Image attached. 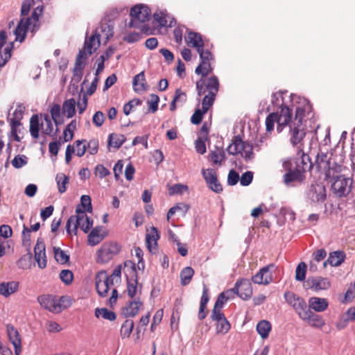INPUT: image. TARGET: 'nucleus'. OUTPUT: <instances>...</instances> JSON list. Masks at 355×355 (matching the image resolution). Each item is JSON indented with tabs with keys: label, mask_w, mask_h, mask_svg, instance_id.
Listing matches in <instances>:
<instances>
[{
	"label": "nucleus",
	"mask_w": 355,
	"mask_h": 355,
	"mask_svg": "<svg viewBox=\"0 0 355 355\" xmlns=\"http://www.w3.org/2000/svg\"><path fill=\"white\" fill-rule=\"evenodd\" d=\"M311 114V106L306 104L303 107H297L295 119L289 123V141L293 147L298 150V154L304 148V139L306 135V117Z\"/></svg>",
	"instance_id": "f257e3e1"
},
{
	"label": "nucleus",
	"mask_w": 355,
	"mask_h": 355,
	"mask_svg": "<svg viewBox=\"0 0 355 355\" xmlns=\"http://www.w3.org/2000/svg\"><path fill=\"white\" fill-rule=\"evenodd\" d=\"M76 214L71 216L67 220L66 225V230L69 234H71V226H73V232L76 234L78 227L87 233L92 228L93 225V220L87 216L85 210H81L80 205H78L76 209Z\"/></svg>",
	"instance_id": "f03ea898"
},
{
	"label": "nucleus",
	"mask_w": 355,
	"mask_h": 355,
	"mask_svg": "<svg viewBox=\"0 0 355 355\" xmlns=\"http://www.w3.org/2000/svg\"><path fill=\"white\" fill-rule=\"evenodd\" d=\"M329 181L331 191L336 197L343 198L350 193L353 186L352 178L339 175L333 176Z\"/></svg>",
	"instance_id": "7ed1b4c3"
},
{
	"label": "nucleus",
	"mask_w": 355,
	"mask_h": 355,
	"mask_svg": "<svg viewBox=\"0 0 355 355\" xmlns=\"http://www.w3.org/2000/svg\"><path fill=\"white\" fill-rule=\"evenodd\" d=\"M124 273L127 277L128 286L127 293L129 297L133 298L137 291V275L136 272V264L130 260L124 263Z\"/></svg>",
	"instance_id": "20e7f679"
},
{
	"label": "nucleus",
	"mask_w": 355,
	"mask_h": 355,
	"mask_svg": "<svg viewBox=\"0 0 355 355\" xmlns=\"http://www.w3.org/2000/svg\"><path fill=\"white\" fill-rule=\"evenodd\" d=\"M219 82L216 76H211L208 78L207 84L205 86L206 94L202 101V109L204 112H207L209 107L213 105L216 94L218 92Z\"/></svg>",
	"instance_id": "39448f33"
},
{
	"label": "nucleus",
	"mask_w": 355,
	"mask_h": 355,
	"mask_svg": "<svg viewBox=\"0 0 355 355\" xmlns=\"http://www.w3.org/2000/svg\"><path fill=\"white\" fill-rule=\"evenodd\" d=\"M121 248L114 242L104 243L96 253V262L106 263L120 252Z\"/></svg>",
	"instance_id": "423d86ee"
},
{
	"label": "nucleus",
	"mask_w": 355,
	"mask_h": 355,
	"mask_svg": "<svg viewBox=\"0 0 355 355\" xmlns=\"http://www.w3.org/2000/svg\"><path fill=\"white\" fill-rule=\"evenodd\" d=\"M151 11L147 6L136 5L130 10L132 19L129 23L130 27L137 26V22H145L150 19Z\"/></svg>",
	"instance_id": "0eeeda50"
},
{
	"label": "nucleus",
	"mask_w": 355,
	"mask_h": 355,
	"mask_svg": "<svg viewBox=\"0 0 355 355\" xmlns=\"http://www.w3.org/2000/svg\"><path fill=\"white\" fill-rule=\"evenodd\" d=\"M275 270L274 264H269L261 268L259 272L252 277V282L256 284L268 285L273 281Z\"/></svg>",
	"instance_id": "6e6552de"
},
{
	"label": "nucleus",
	"mask_w": 355,
	"mask_h": 355,
	"mask_svg": "<svg viewBox=\"0 0 355 355\" xmlns=\"http://www.w3.org/2000/svg\"><path fill=\"white\" fill-rule=\"evenodd\" d=\"M286 302L291 305L300 318L308 309L305 300L291 291H287L284 295Z\"/></svg>",
	"instance_id": "1a4fd4ad"
},
{
	"label": "nucleus",
	"mask_w": 355,
	"mask_h": 355,
	"mask_svg": "<svg viewBox=\"0 0 355 355\" xmlns=\"http://www.w3.org/2000/svg\"><path fill=\"white\" fill-rule=\"evenodd\" d=\"M212 71V68L209 62H207V64L202 62L196 67L195 72L198 75H201L202 78L196 83V89L198 95L201 96L205 94V86L207 84L205 78Z\"/></svg>",
	"instance_id": "9d476101"
},
{
	"label": "nucleus",
	"mask_w": 355,
	"mask_h": 355,
	"mask_svg": "<svg viewBox=\"0 0 355 355\" xmlns=\"http://www.w3.org/2000/svg\"><path fill=\"white\" fill-rule=\"evenodd\" d=\"M110 284H113V279H111V277H107L105 271H101L96 275V288L100 296H106Z\"/></svg>",
	"instance_id": "9b49d317"
},
{
	"label": "nucleus",
	"mask_w": 355,
	"mask_h": 355,
	"mask_svg": "<svg viewBox=\"0 0 355 355\" xmlns=\"http://www.w3.org/2000/svg\"><path fill=\"white\" fill-rule=\"evenodd\" d=\"M308 198L313 202H323L327 198V190L322 184H311L307 193Z\"/></svg>",
	"instance_id": "f8f14e48"
},
{
	"label": "nucleus",
	"mask_w": 355,
	"mask_h": 355,
	"mask_svg": "<svg viewBox=\"0 0 355 355\" xmlns=\"http://www.w3.org/2000/svg\"><path fill=\"white\" fill-rule=\"evenodd\" d=\"M236 294L244 300H249L252 295V287L250 279H242L234 285Z\"/></svg>",
	"instance_id": "ddd939ff"
},
{
	"label": "nucleus",
	"mask_w": 355,
	"mask_h": 355,
	"mask_svg": "<svg viewBox=\"0 0 355 355\" xmlns=\"http://www.w3.org/2000/svg\"><path fill=\"white\" fill-rule=\"evenodd\" d=\"M202 174L210 189L216 193H220L223 191L222 185L220 184L217 178L216 173L214 169H203Z\"/></svg>",
	"instance_id": "4468645a"
},
{
	"label": "nucleus",
	"mask_w": 355,
	"mask_h": 355,
	"mask_svg": "<svg viewBox=\"0 0 355 355\" xmlns=\"http://www.w3.org/2000/svg\"><path fill=\"white\" fill-rule=\"evenodd\" d=\"M300 318L315 328L321 329L325 324V320L322 316L313 313L309 309L302 314Z\"/></svg>",
	"instance_id": "2eb2a0df"
},
{
	"label": "nucleus",
	"mask_w": 355,
	"mask_h": 355,
	"mask_svg": "<svg viewBox=\"0 0 355 355\" xmlns=\"http://www.w3.org/2000/svg\"><path fill=\"white\" fill-rule=\"evenodd\" d=\"M7 333L10 342L14 346L15 355H19L21 352V340L19 331L13 325L8 324Z\"/></svg>",
	"instance_id": "dca6fc26"
},
{
	"label": "nucleus",
	"mask_w": 355,
	"mask_h": 355,
	"mask_svg": "<svg viewBox=\"0 0 355 355\" xmlns=\"http://www.w3.org/2000/svg\"><path fill=\"white\" fill-rule=\"evenodd\" d=\"M306 284L310 288L315 291L327 290L331 286L329 280L322 277H309Z\"/></svg>",
	"instance_id": "f3484780"
},
{
	"label": "nucleus",
	"mask_w": 355,
	"mask_h": 355,
	"mask_svg": "<svg viewBox=\"0 0 355 355\" xmlns=\"http://www.w3.org/2000/svg\"><path fill=\"white\" fill-rule=\"evenodd\" d=\"M28 29L33 31V24L31 22V19H26L25 21L24 19H21L14 31L16 36L15 40L20 42H23Z\"/></svg>",
	"instance_id": "a211bd4d"
},
{
	"label": "nucleus",
	"mask_w": 355,
	"mask_h": 355,
	"mask_svg": "<svg viewBox=\"0 0 355 355\" xmlns=\"http://www.w3.org/2000/svg\"><path fill=\"white\" fill-rule=\"evenodd\" d=\"M37 301L44 309L53 313H59V306L57 304V299L51 295H40Z\"/></svg>",
	"instance_id": "6ab92c4d"
},
{
	"label": "nucleus",
	"mask_w": 355,
	"mask_h": 355,
	"mask_svg": "<svg viewBox=\"0 0 355 355\" xmlns=\"http://www.w3.org/2000/svg\"><path fill=\"white\" fill-rule=\"evenodd\" d=\"M297 158L295 162V168H298L303 174L305 171L310 170L312 168V163L309 156L304 153V149L298 154L297 150Z\"/></svg>",
	"instance_id": "aec40b11"
},
{
	"label": "nucleus",
	"mask_w": 355,
	"mask_h": 355,
	"mask_svg": "<svg viewBox=\"0 0 355 355\" xmlns=\"http://www.w3.org/2000/svg\"><path fill=\"white\" fill-rule=\"evenodd\" d=\"M297 158L295 162V168H298L303 174L305 171L310 170L312 168V163L309 156L304 153V149L298 154L297 150Z\"/></svg>",
	"instance_id": "412c9836"
},
{
	"label": "nucleus",
	"mask_w": 355,
	"mask_h": 355,
	"mask_svg": "<svg viewBox=\"0 0 355 355\" xmlns=\"http://www.w3.org/2000/svg\"><path fill=\"white\" fill-rule=\"evenodd\" d=\"M329 306L328 300L326 298L318 297H311L309 299V309H313L316 312L324 311Z\"/></svg>",
	"instance_id": "4be33fe9"
},
{
	"label": "nucleus",
	"mask_w": 355,
	"mask_h": 355,
	"mask_svg": "<svg viewBox=\"0 0 355 355\" xmlns=\"http://www.w3.org/2000/svg\"><path fill=\"white\" fill-rule=\"evenodd\" d=\"M100 35L96 31L92 35L89 39H86L85 42L84 49L87 54L89 55L94 53L100 46Z\"/></svg>",
	"instance_id": "5701e85b"
},
{
	"label": "nucleus",
	"mask_w": 355,
	"mask_h": 355,
	"mask_svg": "<svg viewBox=\"0 0 355 355\" xmlns=\"http://www.w3.org/2000/svg\"><path fill=\"white\" fill-rule=\"evenodd\" d=\"M35 259L37 262L38 266L40 268H44L46 266L45 247L42 242L37 240V244L35 246Z\"/></svg>",
	"instance_id": "b1692460"
},
{
	"label": "nucleus",
	"mask_w": 355,
	"mask_h": 355,
	"mask_svg": "<svg viewBox=\"0 0 355 355\" xmlns=\"http://www.w3.org/2000/svg\"><path fill=\"white\" fill-rule=\"evenodd\" d=\"M185 41L188 45L196 48L197 51H199L204 46L201 35L195 32H189L187 36L185 37Z\"/></svg>",
	"instance_id": "393cba45"
},
{
	"label": "nucleus",
	"mask_w": 355,
	"mask_h": 355,
	"mask_svg": "<svg viewBox=\"0 0 355 355\" xmlns=\"http://www.w3.org/2000/svg\"><path fill=\"white\" fill-rule=\"evenodd\" d=\"M304 180V174L296 168L293 171L286 172L283 176L284 183L287 186L295 181L302 182Z\"/></svg>",
	"instance_id": "a878e982"
},
{
	"label": "nucleus",
	"mask_w": 355,
	"mask_h": 355,
	"mask_svg": "<svg viewBox=\"0 0 355 355\" xmlns=\"http://www.w3.org/2000/svg\"><path fill=\"white\" fill-rule=\"evenodd\" d=\"M19 282L15 281L0 283V295L8 297L17 292Z\"/></svg>",
	"instance_id": "bb28decb"
},
{
	"label": "nucleus",
	"mask_w": 355,
	"mask_h": 355,
	"mask_svg": "<svg viewBox=\"0 0 355 355\" xmlns=\"http://www.w3.org/2000/svg\"><path fill=\"white\" fill-rule=\"evenodd\" d=\"M155 20L161 26H169L171 27L173 25L175 19L171 16L168 15L166 12L160 11L159 12H155L153 15Z\"/></svg>",
	"instance_id": "cd10ccee"
},
{
	"label": "nucleus",
	"mask_w": 355,
	"mask_h": 355,
	"mask_svg": "<svg viewBox=\"0 0 355 355\" xmlns=\"http://www.w3.org/2000/svg\"><path fill=\"white\" fill-rule=\"evenodd\" d=\"M134 90L139 93L147 90L148 85L146 81L144 72L141 71L136 75L132 80Z\"/></svg>",
	"instance_id": "c85d7f7f"
},
{
	"label": "nucleus",
	"mask_w": 355,
	"mask_h": 355,
	"mask_svg": "<svg viewBox=\"0 0 355 355\" xmlns=\"http://www.w3.org/2000/svg\"><path fill=\"white\" fill-rule=\"evenodd\" d=\"M277 130L281 132L284 125L289 123L291 119L290 110L288 107H282L281 114L279 115Z\"/></svg>",
	"instance_id": "c756f323"
},
{
	"label": "nucleus",
	"mask_w": 355,
	"mask_h": 355,
	"mask_svg": "<svg viewBox=\"0 0 355 355\" xmlns=\"http://www.w3.org/2000/svg\"><path fill=\"white\" fill-rule=\"evenodd\" d=\"M142 304V302L139 299L130 302L123 310V315L126 318L135 316Z\"/></svg>",
	"instance_id": "7c9ffc66"
},
{
	"label": "nucleus",
	"mask_w": 355,
	"mask_h": 355,
	"mask_svg": "<svg viewBox=\"0 0 355 355\" xmlns=\"http://www.w3.org/2000/svg\"><path fill=\"white\" fill-rule=\"evenodd\" d=\"M345 257L343 251H334L329 254L327 261L331 266H339L344 262Z\"/></svg>",
	"instance_id": "2f4dec72"
},
{
	"label": "nucleus",
	"mask_w": 355,
	"mask_h": 355,
	"mask_svg": "<svg viewBox=\"0 0 355 355\" xmlns=\"http://www.w3.org/2000/svg\"><path fill=\"white\" fill-rule=\"evenodd\" d=\"M209 157L214 164L221 165L225 159V153L223 148L216 147L215 150L211 151Z\"/></svg>",
	"instance_id": "473e14b6"
},
{
	"label": "nucleus",
	"mask_w": 355,
	"mask_h": 355,
	"mask_svg": "<svg viewBox=\"0 0 355 355\" xmlns=\"http://www.w3.org/2000/svg\"><path fill=\"white\" fill-rule=\"evenodd\" d=\"M101 227H96L90 232L88 235V244L94 246L98 244L103 239V236L101 234Z\"/></svg>",
	"instance_id": "72a5a7b5"
},
{
	"label": "nucleus",
	"mask_w": 355,
	"mask_h": 355,
	"mask_svg": "<svg viewBox=\"0 0 355 355\" xmlns=\"http://www.w3.org/2000/svg\"><path fill=\"white\" fill-rule=\"evenodd\" d=\"M271 328L270 322L265 320L260 321L257 324V331L263 339H266L268 337Z\"/></svg>",
	"instance_id": "f704fd0d"
},
{
	"label": "nucleus",
	"mask_w": 355,
	"mask_h": 355,
	"mask_svg": "<svg viewBox=\"0 0 355 355\" xmlns=\"http://www.w3.org/2000/svg\"><path fill=\"white\" fill-rule=\"evenodd\" d=\"M244 142L239 136L234 137L232 143L229 145L227 150L230 155H236L242 151V146Z\"/></svg>",
	"instance_id": "c9c22d12"
},
{
	"label": "nucleus",
	"mask_w": 355,
	"mask_h": 355,
	"mask_svg": "<svg viewBox=\"0 0 355 355\" xmlns=\"http://www.w3.org/2000/svg\"><path fill=\"white\" fill-rule=\"evenodd\" d=\"M159 236L157 232V230L155 227H152L150 228V233L146 234V241L147 244V247L150 251L152 250L153 245L156 246L157 244V240L159 239Z\"/></svg>",
	"instance_id": "e433bc0d"
},
{
	"label": "nucleus",
	"mask_w": 355,
	"mask_h": 355,
	"mask_svg": "<svg viewBox=\"0 0 355 355\" xmlns=\"http://www.w3.org/2000/svg\"><path fill=\"white\" fill-rule=\"evenodd\" d=\"M125 137L123 135L111 134L108 138V146H112L119 149L125 142Z\"/></svg>",
	"instance_id": "4c0bfd02"
},
{
	"label": "nucleus",
	"mask_w": 355,
	"mask_h": 355,
	"mask_svg": "<svg viewBox=\"0 0 355 355\" xmlns=\"http://www.w3.org/2000/svg\"><path fill=\"white\" fill-rule=\"evenodd\" d=\"M62 111L67 118L73 117L76 113V101L74 98L66 100L62 105Z\"/></svg>",
	"instance_id": "58836bf2"
},
{
	"label": "nucleus",
	"mask_w": 355,
	"mask_h": 355,
	"mask_svg": "<svg viewBox=\"0 0 355 355\" xmlns=\"http://www.w3.org/2000/svg\"><path fill=\"white\" fill-rule=\"evenodd\" d=\"M88 56L89 55L87 54L85 49H80L76 59L73 69L83 71L85 66V60Z\"/></svg>",
	"instance_id": "ea45409f"
},
{
	"label": "nucleus",
	"mask_w": 355,
	"mask_h": 355,
	"mask_svg": "<svg viewBox=\"0 0 355 355\" xmlns=\"http://www.w3.org/2000/svg\"><path fill=\"white\" fill-rule=\"evenodd\" d=\"M58 191L63 193L67 190V185L69 184V177L62 173H58L55 177Z\"/></svg>",
	"instance_id": "a19ab883"
},
{
	"label": "nucleus",
	"mask_w": 355,
	"mask_h": 355,
	"mask_svg": "<svg viewBox=\"0 0 355 355\" xmlns=\"http://www.w3.org/2000/svg\"><path fill=\"white\" fill-rule=\"evenodd\" d=\"M40 121L38 115L34 114L30 119V133L33 138L39 137Z\"/></svg>",
	"instance_id": "79ce46f5"
},
{
	"label": "nucleus",
	"mask_w": 355,
	"mask_h": 355,
	"mask_svg": "<svg viewBox=\"0 0 355 355\" xmlns=\"http://www.w3.org/2000/svg\"><path fill=\"white\" fill-rule=\"evenodd\" d=\"M95 315L96 318L102 317L103 318L110 321H114L116 318V315L114 312L109 311L106 308L96 309Z\"/></svg>",
	"instance_id": "37998d69"
},
{
	"label": "nucleus",
	"mask_w": 355,
	"mask_h": 355,
	"mask_svg": "<svg viewBox=\"0 0 355 355\" xmlns=\"http://www.w3.org/2000/svg\"><path fill=\"white\" fill-rule=\"evenodd\" d=\"M194 275V270L191 267H186L181 270L180 279L183 286L189 284Z\"/></svg>",
	"instance_id": "c03bdc74"
},
{
	"label": "nucleus",
	"mask_w": 355,
	"mask_h": 355,
	"mask_svg": "<svg viewBox=\"0 0 355 355\" xmlns=\"http://www.w3.org/2000/svg\"><path fill=\"white\" fill-rule=\"evenodd\" d=\"M134 328V322L132 320L127 319L121 325L120 334L123 338L130 337Z\"/></svg>",
	"instance_id": "a18cd8bd"
},
{
	"label": "nucleus",
	"mask_w": 355,
	"mask_h": 355,
	"mask_svg": "<svg viewBox=\"0 0 355 355\" xmlns=\"http://www.w3.org/2000/svg\"><path fill=\"white\" fill-rule=\"evenodd\" d=\"M61 108L60 105L54 104L51 109V118L54 123L58 125L63 123L62 118L61 117Z\"/></svg>",
	"instance_id": "49530a36"
},
{
	"label": "nucleus",
	"mask_w": 355,
	"mask_h": 355,
	"mask_svg": "<svg viewBox=\"0 0 355 355\" xmlns=\"http://www.w3.org/2000/svg\"><path fill=\"white\" fill-rule=\"evenodd\" d=\"M53 253L55 260L61 264L66 263L69 259V257L58 247H53Z\"/></svg>",
	"instance_id": "de8ad7c7"
},
{
	"label": "nucleus",
	"mask_w": 355,
	"mask_h": 355,
	"mask_svg": "<svg viewBox=\"0 0 355 355\" xmlns=\"http://www.w3.org/2000/svg\"><path fill=\"white\" fill-rule=\"evenodd\" d=\"M189 209V206L187 204H178L175 206L171 207L168 213H167V218H169L173 216L176 211H181L183 214H185L187 211Z\"/></svg>",
	"instance_id": "09e8293b"
},
{
	"label": "nucleus",
	"mask_w": 355,
	"mask_h": 355,
	"mask_svg": "<svg viewBox=\"0 0 355 355\" xmlns=\"http://www.w3.org/2000/svg\"><path fill=\"white\" fill-rule=\"evenodd\" d=\"M306 264L304 262H300L296 268L295 279L297 281L302 282L305 279L306 272Z\"/></svg>",
	"instance_id": "8fccbe9b"
},
{
	"label": "nucleus",
	"mask_w": 355,
	"mask_h": 355,
	"mask_svg": "<svg viewBox=\"0 0 355 355\" xmlns=\"http://www.w3.org/2000/svg\"><path fill=\"white\" fill-rule=\"evenodd\" d=\"M42 133L47 135H50L52 133L53 126L51 120L48 114H46L44 116V122L42 123Z\"/></svg>",
	"instance_id": "3c124183"
},
{
	"label": "nucleus",
	"mask_w": 355,
	"mask_h": 355,
	"mask_svg": "<svg viewBox=\"0 0 355 355\" xmlns=\"http://www.w3.org/2000/svg\"><path fill=\"white\" fill-rule=\"evenodd\" d=\"M279 114L277 113H271L270 114L266 119V130L268 132H270L274 128L275 123L277 122L278 124L279 121Z\"/></svg>",
	"instance_id": "603ef678"
},
{
	"label": "nucleus",
	"mask_w": 355,
	"mask_h": 355,
	"mask_svg": "<svg viewBox=\"0 0 355 355\" xmlns=\"http://www.w3.org/2000/svg\"><path fill=\"white\" fill-rule=\"evenodd\" d=\"M28 162V158L24 155H17L12 160V165L15 168H20L26 165Z\"/></svg>",
	"instance_id": "864d4df0"
},
{
	"label": "nucleus",
	"mask_w": 355,
	"mask_h": 355,
	"mask_svg": "<svg viewBox=\"0 0 355 355\" xmlns=\"http://www.w3.org/2000/svg\"><path fill=\"white\" fill-rule=\"evenodd\" d=\"M216 322V331L218 334H225L228 332L230 329V324L226 318Z\"/></svg>",
	"instance_id": "5fc2aeb1"
},
{
	"label": "nucleus",
	"mask_w": 355,
	"mask_h": 355,
	"mask_svg": "<svg viewBox=\"0 0 355 355\" xmlns=\"http://www.w3.org/2000/svg\"><path fill=\"white\" fill-rule=\"evenodd\" d=\"M159 102V97L157 94H150V98L147 101V103L149 106V111L150 112L155 113L157 110Z\"/></svg>",
	"instance_id": "6e6d98bb"
},
{
	"label": "nucleus",
	"mask_w": 355,
	"mask_h": 355,
	"mask_svg": "<svg viewBox=\"0 0 355 355\" xmlns=\"http://www.w3.org/2000/svg\"><path fill=\"white\" fill-rule=\"evenodd\" d=\"M245 160H250L253 158V148L252 146L248 143L244 142L242 146V151L240 153Z\"/></svg>",
	"instance_id": "4d7b16f0"
},
{
	"label": "nucleus",
	"mask_w": 355,
	"mask_h": 355,
	"mask_svg": "<svg viewBox=\"0 0 355 355\" xmlns=\"http://www.w3.org/2000/svg\"><path fill=\"white\" fill-rule=\"evenodd\" d=\"M85 144H86V147H87V150L89 152V153L90 155H96L97 154L98 151V146H99V143H98V139H91L87 142H84Z\"/></svg>",
	"instance_id": "13d9d810"
},
{
	"label": "nucleus",
	"mask_w": 355,
	"mask_h": 355,
	"mask_svg": "<svg viewBox=\"0 0 355 355\" xmlns=\"http://www.w3.org/2000/svg\"><path fill=\"white\" fill-rule=\"evenodd\" d=\"M43 11L42 6H37L33 10L31 17H30L31 22L33 24V31H35V28L38 22L39 16L42 15ZM29 19V17L28 18Z\"/></svg>",
	"instance_id": "bf43d9fd"
},
{
	"label": "nucleus",
	"mask_w": 355,
	"mask_h": 355,
	"mask_svg": "<svg viewBox=\"0 0 355 355\" xmlns=\"http://www.w3.org/2000/svg\"><path fill=\"white\" fill-rule=\"evenodd\" d=\"M142 101L139 98H134L130 100L127 103H125L123 106V112L125 115H129L132 109L134 107L141 105Z\"/></svg>",
	"instance_id": "052dcab7"
},
{
	"label": "nucleus",
	"mask_w": 355,
	"mask_h": 355,
	"mask_svg": "<svg viewBox=\"0 0 355 355\" xmlns=\"http://www.w3.org/2000/svg\"><path fill=\"white\" fill-rule=\"evenodd\" d=\"M60 278L66 285H69L73 281V274L69 270H62L60 272Z\"/></svg>",
	"instance_id": "680f3d73"
},
{
	"label": "nucleus",
	"mask_w": 355,
	"mask_h": 355,
	"mask_svg": "<svg viewBox=\"0 0 355 355\" xmlns=\"http://www.w3.org/2000/svg\"><path fill=\"white\" fill-rule=\"evenodd\" d=\"M57 304L59 306V313L63 309L69 307L71 304V300L69 296H62L57 299Z\"/></svg>",
	"instance_id": "e2e57ef3"
},
{
	"label": "nucleus",
	"mask_w": 355,
	"mask_h": 355,
	"mask_svg": "<svg viewBox=\"0 0 355 355\" xmlns=\"http://www.w3.org/2000/svg\"><path fill=\"white\" fill-rule=\"evenodd\" d=\"M206 140H207V138H205V136L199 137L195 142V147H196V151L201 155H203L206 153V146H205Z\"/></svg>",
	"instance_id": "0e129e2a"
},
{
	"label": "nucleus",
	"mask_w": 355,
	"mask_h": 355,
	"mask_svg": "<svg viewBox=\"0 0 355 355\" xmlns=\"http://www.w3.org/2000/svg\"><path fill=\"white\" fill-rule=\"evenodd\" d=\"M80 202H81V206L83 209L81 208V210H85L87 212H92V200L91 198L87 195H83L80 198Z\"/></svg>",
	"instance_id": "69168bd1"
},
{
	"label": "nucleus",
	"mask_w": 355,
	"mask_h": 355,
	"mask_svg": "<svg viewBox=\"0 0 355 355\" xmlns=\"http://www.w3.org/2000/svg\"><path fill=\"white\" fill-rule=\"evenodd\" d=\"M84 142H87V141L86 140H77L74 143V146H75V148H76V155L79 157H83L87 150V147H86L85 144L83 145V144Z\"/></svg>",
	"instance_id": "338daca9"
},
{
	"label": "nucleus",
	"mask_w": 355,
	"mask_h": 355,
	"mask_svg": "<svg viewBox=\"0 0 355 355\" xmlns=\"http://www.w3.org/2000/svg\"><path fill=\"white\" fill-rule=\"evenodd\" d=\"M253 180V173L252 171H246L242 174L239 179L240 183L242 186H248Z\"/></svg>",
	"instance_id": "774afa93"
}]
</instances>
